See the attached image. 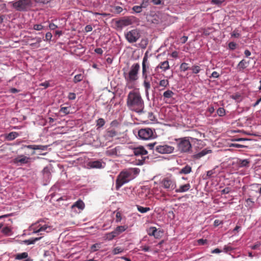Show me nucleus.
I'll return each instance as SVG.
<instances>
[{
    "mask_svg": "<svg viewBox=\"0 0 261 261\" xmlns=\"http://www.w3.org/2000/svg\"><path fill=\"white\" fill-rule=\"evenodd\" d=\"M126 104L130 110L138 113H142L144 108V100L140 92L137 91L133 90L129 92Z\"/></svg>",
    "mask_w": 261,
    "mask_h": 261,
    "instance_id": "1",
    "label": "nucleus"
},
{
    "mask_svg": "<svg viewBox=\"0 0 261 261\" xmlns=\"http://www.w3.org/2000/svg\"><path fill=\"white\" fill-rule=\"evenodd\" d=\"M139 63H135L132 65L127 74L124 75L126 82V87L130 89L134 87V83L138 79V72L140 70Z\"/></svg>",
    "mask_w": 261,
    "mask_h": 261,
    "instance_id": "2",
    "label": "nucleus"
},
{
    "mask_svg": "<svg viewBox=\"0 0 261 261\" xmlns=\"http://www.w3.org/2000/svg\"><path fill=\"white\" fill-rule=\"evenodd\" d=\"M137 169H129L120 172L116 180V189L118 190L123 185L128 182L133 178L132 174Z\"/></svg>",
    "mask_w": 261,
    "mask_h": 261,
    "instance_id": "3",
    "label": "nucleus"
},
{
    "mask_svg": "<svg viewBox=\"0 0 261 261\" xmlns=\"http://www.w3.org/2000/svg\"><path fill=\"white\" fill-rule=\"evenodd\" d=\"M42 221H38L37 222L32 224L30 228L31 231L34 233H40L41 235L44 234L43 232H49L51 230V227L47 224L42 225L40 223Z\"/></svg>",
    "mask_w": 261,
    "mask_h": 261,
    "instance_id": "4",
    "label": "nucleus"
},
{
    "mask_svg": "<svg viewBox=\"0 0 261 261\" xmlns=\"http://www.w3.org/2000/svg\"><path fill=\"white\" fill-rule=\"evenodd\" d=\"M161 186L167 191H172L175 189L176 184L172 176L164 177L161 181Z\"/></svg>",
    "mask_w": 261,
    "mask_h": 261,
    "instance_id": "5",
    "label": "nucleus"
},
{
    "mask_svg": "<svg viewBox=\"0 0 261 261\" xmlns=\"http://www.w3.org/2000/svg\"><path fill=\"white\" fill-rule=\"evenodd\" d=\"M177 149L180 152H189L192 149V145L188 138L178 139Z\"/></svg>",
    "mask_w": 261,
    "mask_h": 261,
    "instance_id": "6",
    "label": "nucleus"
},
{
    "mask_svg": "<svg viewBox=\"0 0 261 261\" xmlns=\"http://www.w3.org/2000/svg\"><path fill=\"white\" fill-rule=\"evenodd\" d=\"M125 37L129 43L136 42L141 37L140 31L138 29L130 30L125 34Z\"/></svg>",
    "mask_w": 261,
    "mask_h": 261,
    "instance_id": "7",
    "label": "nucleus"
},
{
    "mask_svg": "<svg viewBox=\"0 0 261 261\" xmlns=\"http://www.w3.org/2000/svg\"><path fill=\"white\" fill-rule=\"evenodd\" d=\"M154 130L149 128H142L138 131V136L142 140H150L154 138Z\"/></svg>",
    "mask_w": 261,
    "mask_h": 261,
    "instance_id": "8",
    "label": "nucleus"
},
{
    "mask_svg": "<svg viewBox=\"0 0 261 261\" xmlns=\"http://www.w3.org/2000/svg\"><path fill=\"white\" fill-rule=\"evenodd\" d=\"M31 6L30 0H18L13 4V7L17 11L27 10Z\"/></svg>",
    "mask_w": 261,
    "mask_h": 261,
    "instance_id": "9",
    "label": "nucleus"
},
{
    "mask_svg": "<svg viewBox=\"0 0 261 261\" xmlns=\"http://www.w3.org/2000/svg\"><path fill=\"white\" fill-rule=\"evenodd\" d=\"M174 147L173 146L162 143L155 146V151L161 154H169L173 152Z\"/></svg>",
    "mask_w": 261,
    "mask_h": 261,
    "instance_id": "10",
    "label": "nucleus"
},
{
    "mask_svg": "<svg viewBox=\"0 0 261 261\" xmlns=\"http://www.w3.org/2000/svg\"><path fill=\"white\" fill-rule=\"evenodd\" d=\"M150 65L148 62V57L146 54L144 56L142 61V77L143 79H146L149 73Z\"/></svg>",
    "mask_w": 261,
    "mask_h": 261,
    "instance_id": "11",
    "label": "nucleus"
},
{
    "mask_svg": "<svg viewBox=\"0 0 261 261\" xmlns=\"http://www.w3.org/2000/svg\"><path fill=\"white\" fill-rule=\"evenodd\" d=\"M133 23L132 17H124L116 21L117 26L119 28H123Z\"/></svg>",
    "mask_w": 261,
    "mask_h": 261,
    "instance_id": "12",
    "label": "nucleus"
},
{
    "mask_svg": "<svg viewBox=\"0 0 261 261\" xmlns=\"http://www.w3.org/2000/svg\"><path fill=\"white\" fill-rule=\"evenodd\" d=\"M133 152L135 156H141L142 158H143V155H146L147 154V151L142 146L133 148Z\"/></svg>",
    "mask_w": 261,
    "mask_h": 261,
    "instance_id": "13",
    "label": "nucleus"
},
{
    "mask_svg": "<svg viewBox=\"0 0 261 261\" xmlns=\"http://www.w3.org/2000/svg\"><path fill=\"white\" fill-rule=\"evenodd\" d=\"M30 158L23 155H20L13 159V163L16 164H26L29 163Z\"/></svg>",
    "mask_w": 261,
    "mask_h": 261,
    "instance_id": "14",
    "label": "nucleus"
},
{
    "mask_svg": "<svg viewBox=\"0 0 261 261\" xmlns=\"http://www.w3.org/2000/svg\"><path fill=\"white\" fill-rule=\"evenodd\" d=\"M250 161L248 159H238L237 164L239 168H248L250 166Z\"/></svg>",
    "mask_w": 261,
    "mask_h": 261,
    "instance_id": "15",
    "label": "nucleus"
},
{
    "mask_svg": "<svg viewBox=\"0 0 261 261\" xmlns=\"http://www.w3.org/2000/svg\"><path fill=\"white\" fill-rule=\"evenodd\" d=\"M212 152V151L211 149L205 148L200 152L194 154L193 155V158L195 159H199L202 156L206 155L207 154L211 153Z\"/></svg>",
    "mask_w": 261,
    "mask_h": 261,
    "instance_id": "16",
    "label": "nucleus"
},
{
    "mask_svg": "<svg viewBox=\"0 0 261 261\" xmlns=\"http://www.w3.org/2000/svg\"><path fill=\"white\" fill-rule=\"evenodd\" d=\"M159 68L162 70L163 71H166L167 70L170 68L169 62L167 60L164 62H161L155 68V70H157Z\"/></svg>",
    "mask_w": 261,
    "mask_h": 261,
    "instance_id": "17",
    "label": "nucleus"
},
{
    "mask_svg": "<svg viewBox=\"0 0 261 261\" xmlns=\"http://www.w3.org/2000/svg\"><path fill=\"white\" fill-rule=\"evenodd\" d=\"M24 148H27L28 149H32L34 150H44L47 148V146L43 145H24Z\"/></svg>",
    "mask_w": 261,
    "mask_h": 261,
    "instance_id": "18",
    "label": "nucleus"
},
{
    "mask_svg": "<svg viewBox=\"0 0 261 261\" xmlns=\"http://www.w3.org/2000/svg\"><path fill=\"white\" fill-rule=\"evenodd\" d=\"M191 188L190 184H186L184 185H181L178 189H175L176 193H183L188 191Z\"/></svg>",
    "mask_w": 261,
    "mask_h": 261,
    "instance_id": "19",
    "label": "nucleus"
},
{
    "mask_svg": "<svg viewBox=\"0 0 261 261\" xmlns=\"http://www.w3.org/2000/svg\"><path fill=\"white\" fill-rule=\"evenodd\" d=\"M118 135V133L114 129H108L106 133L105 137L106 139L109 140L113 138Z\"/></svg>",
    "mask_w": 261,
    "mask_h": 261,
    "instance_id": "20",
    "label": "nucleus"
},
{
    "mask_svg": "<svg viewBox=\"0 0 261 261\" xmlns=\"http://www.w3.org/2000/svg\"><path fill=\"white\" fill-rule=\"evenodd\" d=\"M249 65V62H247L245 60H241L237 66V68L240 71H242Z\"/></svg>",
    "mask_w": 261,
    "mask_h": 261,
    "instance_id": "21",
    "label": "nucleus"
},
{
    "mask_svg": "<svg viewBox=\"0 0 261 261\" xmlns=\"http://www.w3.org/2000/svg\"><path fill=\"white\" fill-rule=\"evenodd\" d=\"M127 228L126 226H118L114 230L116 236H119L120 234L124 232Z\"/></svg>",
    "mask_w": 261,
    "mask_h": 261,
    "instance_id": "22",
    "label": "nucleus"
},
{
    "mask_svg": "<svg viewBox=\"0 0 261 261\" xmlns=\"http://www.w3.org/2000/svg\"><path fill=\"white\" fill-rule=\"evenodd\" d=\"M192 171V167L188 165H187L186 166L183 167L180 171H179V174H188L191 172Z\"/></svg>",
    "mask_w": 261,
    "mask_h": 261,
    "instance_id": "23",
    "label": "nucleus"
},
{
    "mask_svg": "<svg viewBox=\"0 0 261 261\" xmlns=\"http://www.w3.org/2000/svg\"><path fill=\"white\" fill-rule=\"evenodd\" d=\"M85 207V204L81 200H78L71 206L73 209L74 207H77L80 210H83Z\"/></svg>",
    "mask_w": 261,
    "mask_h": 261,
    "instance_id": "24",
    "label": "nucleus"
},
{
    "mask_svg": "<svg viewBox=\"0 0 261 261\" xmlns=\"http://www.w3.org/2000/svg\"><path fill=\"white\" fill-rule=\"evenodd\" d=\"M19 136L18 133L15 132H12L9 133L6 137V138L8 141H12L15 139Z\"/></svg>",
    "mask_w": 261,
    "mask_h": 261,
    "instance_id": "25",
    "label": "nucleus"
},
{
    "mask_svg": "<svg viewBox=\"0 0 261 261\" xmlns=\"http://www.w3.org/2000/svg\"><path fill=\"white\" fill-rule=\"evenodd\" d=\"M143 86L145 90V93L146 95L148 94V91L150 89V82L148 80V76L146 79H144Z\"/></svg>",
    "mask_w": 261,
    "mask_h": 261,
    "instance_id": "26",
    "label": "nucleus"
},
{
    "mask_svg": "<svg viewBox=\"0 0 261 261\" xmlns=\"http://www.w3.org/2000/svg\"><path fill=\"white\" fill-rule=\"evenodd\" d=\"M90 166L92 168H102V164L99 161H95L89 163Z\"/></svg>",
    "mask_w": 261,
    "mask_h": 261,
    "instance_id": "27",
    "label": "nucleus"
},
{
    "mask_svg": "<svg viewBox=\"0 0 261 261\" xmlns=\"http://www.w3.org/2000/svg\"><path fill=\"white\" fill-rule=\"evenodd\" d=\"M42 173L43 175V177L46 179H49L51 176V173L50 171V169L48 167H45L42 170Z\"/></svg>",
    "mask_w": 261,
    "mask_h": 261,
    "instance_id": "28",
    "label": "nucleus"
},
{
    "mask_svg": "<svg viewBox=\"0 0 261 261\" xmlns=\"http://www.w3.org/2000/svg\"><path fill=\"white\" fill-rule=\"evenodd\" d=\"M28 257V253L27 252H22L21 253H17L15 255V258L17 260H22V259L27 258Z\"/></svg>",
    "mask_w": 261,
    "mask_h": 261,
    "instance_id": "29",
    "label": "nucleus"
},
{
    "mask_svg": "<svg viewBox=\"0 0 261 261\" xmlns=\"http://www.w3.org/2000/svg\"><path fill=\"white\" fill-rule=\"evenodd\" d=\"M42 238V237H37L34 239H31L29 240H27L24 241V242L27 245L33 244L37 241H39Z\"/></svg>",
    "mask_w": 261,
    "mask_h": 261,
    "instance_id": "30",
    "label": "nucleus"
},
{
    "mask_svg": "<svg viewBox=\"0 0 261 261\" xmlns=\"http://www.w3.org/2000/svg\"><path fill=\"white\" fill-rule=\"evenodd\" d=\"M114 233V231H113L111 232L106 233L105 236V240H108L110 241L113 240L114 238L116 237L115 234Z\"/></svg>",
    "mask_w": 261,
    "mask_h": 261,
    "instance_id": "31",
    "label": "nucleus"
},
{
    "mask_svg": "<svg viewBox=\"0 0 261 261\" xmlns=\"http://www.w3.org/2000/svg\"><path fill=\"white\" fill-rule=\"evenodd\" d=\"M138 211L141 213H145L150 210L148 207H143L140 205H137Z\"/></svg>",
    "mask_w": 261,
    "mask_h": 261,
    "instance_id": "32",
    "label": "nucleus"
},
{
    "mask_svg": "<svg viewBox=\"0 0 261 261\" xmlns=\"http://www.w3.org/2000/svg\"><path fill=\"white\" fill-rule=\"evenodd\" d=\"M147 232L150 236H155V233L156 232V228L155 227H150L147 230Z\"/></svg>",
    "mask_w": 261,
    "mask_h": 261,
    "instance_id": "33",
    "label": "nucleus"
},
{
    "mask_svg": "<svg viewBox=\"0 0 261 261\" xmlns=\"http://www.w3.org/2000/svg\"><path fill=\"white\" fill-rule=\"evenodd\" d=\"M174 95V93L171 90H170L166 91L163 93V96L164 98H171Z\"/></svg>",
    "mask_w": 261,
    "mask_h": 261,
    "instance_id": "34",
    "label": "nucleus"
},
{
    "mask_svg": "<svg viewBox=\"0 0 261 261\" xmlns=\"http://www.w3.org/2000/svg\"><path fill=\"white\" fill-rule=\"evenodd\" d=\"M84 79V75L82 74H79L75 75L73 78V82L74 83H77L82 81Z\"/></svg>",
    "mask_w": 261,
    "mask_h": 261,
    "instance_id": "35",
    "label": "nucleus"
},
{
    "mask_svg": "<svg viewBox=\"0 0 261 261\" xmlns=\"http://www.w3.org/2000/svg\"><path fill=\"white\" fill-rule=\"evenodd\" d=\"M179 68L181 71H185L188 69H190L191 68L188 66V64L187 63H182L180 65Z\"/></svg>",
    "mask_w": 261,
    "mask_h": 261,
    "instance_id": "36",
    "label": "nucleus"
},
{
    "mask_svg": "<svg viewBox=\"0 0 261 261\" xmlns=\"http://www.w3.org/2000/svg\"><path fill=\"white\" fill-rule=\"evenodd\" d=\"M190 69L192 70V72L193 73H195V74L198 73L200 72V71L201 70L200 67L198 65L193 66L190 68Z\"/></svg>",
    "mask_w": 261,
    "mask_h": 261,
    "instance_id": "37",
    "label": "nucleus"
},
{
    "mask_svg": "<svg viewBox=\"0 0 261 261\" xmlns=\"http://www.w3.org/2000/svg\"><path fill=\"white\" fill-rule=\"evenodd\" d=\"M105 120L103 118H99L96 121V126L98 127H102L105 125Z\"/></svg>",
    "mask_w": 261,
    "mask_h": 261,
    "instance_id": "38",
    "label": "nucleus"
},
{
    "mask_svg": "<svg viewBox=\"0 0 261 261\" xmlns=\"http://www.w3.org/2000/svg\"><path fill=\"white\" fill-rule=\"evenodd\" d=\"M143 8L141 5L140 6H134L132 10L136 13H139L142 12Z\"/></svg>",
    "mask_w": 261,
    "mask_h": 261,
    "instance_id": "39",
    "label": "nucleus"
},
{
    "mask_svg": "<svg viewBox=\"0 0 261 261\" xmlns=\"http://www.w3.org/2000/svg\"><path fill=\"white\" fill-rule=\"evenodd\" d=\"M217 113L220 117L224 116L225 115V110L223 108H219L217 111Z\"/></svg>",
    "mask_w": 261,
    "mask_h": 261,
    "instance_id": "40",
    "label": "nucleus"
},
{
    "mask_svg": "<svg viewBox=\"0 0 261 261\" xmlns=\"http://www.w3.org/2000/svg\"><path fill=\"white\" fill-rule=\"evenodd\" d=\"M114 11H113L115 14H120L123 11V9L122 7L120 6H114Z\"/></svg>",
    "mask_w": 261,
    "mask_h": 261,
    "instance_id": "41",
    "label": "nucleus"
},
{
    "mask_svg": "<svg viewBox=\"0 0 261 261\" xmlns=\"http://www.w3.org/2000/svg\"><path fill=\"white\" fill-rule=\"evenodd\" d=\"M159 85L162 87H166L169 86V81L167 80H162L160 81Z\"/></svg>",
    "mask_w": 261,
    "mask_h": 261,
    "instance_id": "42",
    "label": "nucleus"
},
{
    "mask_svg": "<svg viewBox=\"0 0 261 261\" xmlns=\"http://www.w3.org/2000/svg\"><path fill=\"white\" fill-rule=\"evenodd\" d=\"M60 112L63 113L64 115H67L70 113L68 107H62L60 110Z\"/></svg>",
    "mask_w": 261,
    "mask_h": 261,
    "instance_id": "43",
    "label": "nucleus"
},
{
    "mask_svg": "<svg viewBox=\"0 0 261 261\" xmlns=\"http://www.w3.org/2000/svg\"><path fill=\"white\" fill-rule=\"evenodd\" d=\"M44 29V26L41 24H35L33 25V29L36 31H41Z\"/></svg>",
    "mask_w": 261,
    "mask_h": 261,
    "instance_id": "44",
    "label": "nucleus"
},
{
    "mask_svg": "<svg viewBox=\"0 0 261 261\" xmlns=\"http://www.w3.org/2000/svg\"><path fill=\"white\" fill-rule=\"evenodd\" d=\"M100 244H97V243L92 245L91 247V251L95 252V251L98 250V249L100 248Z\"/></svg>",
    "mask_w": 261,
    "mask_h": 261,
    "instance_id": "45",
    "label": "nucleus"
},
{
    "mask_svg": "<svg viewBox=\"0 0 261 261\" xmlns=\"http://www.w3.org/2000/svg\"><path fill=\"white\" fill-rule=\"evenodd\" d=\"M150 2H151V0H142L141 5L143 8H145L148 6Z\"/></svg>",
    "mask_w": 261,
    "mask_h": 261,
    "instance_id": "46",
    "label": "nucleus"
},
{
    "mask_svg": "<svg viewBox=\"0 0 261 261\" xmlns=\"http://www.w3.org/2000/svg\"><path fill=\"white\" fill-rule=\"evenodd\" d=\"M116 222H119L122 220L121 213L120 212H117L116 214Z\"/></svg>",
    "mask_w": 261,
    "mask_h": 261,
    "instance_id": "47",
    "label": "nucleus"
},
{
    "mask_svg": "<svg viewBox=\"0 0 261 261\" xmlns=\"http://www.w3.org/2000/svg\"><path fill=\"white\" fill-rule=\"evenodd\" d=\"M163 232L161 230H158L157 229H156V232H155V236H153V237L155 238V239H159L162 236V234H163Z\"/></svg>",
    "mask_w": 261,
    "mask_h": 261,
    "instance_id": "48",
    "label": "nucleus"
},
{
    "mask_svg": "<svg viewBox=\"0 0 261 261\" xmlns=\"http://www.w3.org/2000/svg\"><path fill=\"white\" fill-rule=\"evenodd\" d=\"M117 147L108 150V153L110 155H116L117 154Z\"/></svg>",
    "mask_w": 261,
    "mask_h": 261,
    "instance_id": "49",
    "label": "nucleus"
},
{
    "mask_svg": "<svg viewBox=\"0 0 261 261\" xmlns=\"http://www.w3.org/2000/svg\"><path fill=\"white\" fill-rule=\"evenodd\" d=\"M237 46V44L234 42H230L228 44V47L230 49L234 50L236 49Z\"/></svg>",
    "mask_w": 261,
    "mask_h": 261,
    "instance_id": "50",
    "label": "nucleus"
},
{
    "mask_svg": "<svg viewBox=\"0 0 261 261\" xmlns=\"http://www.w3.org/2000/svg\"><path fill=\"white\" fill-rule=\"evenodd\" d=\"M123 250L120 247L115 248L113 251V253L114 254H117L119 253L122 252Z\"/></svg>",
    "mask_w": 261,
    "mask_h": 261,
    "instance_id": "51",
    "label": "nucleus"
},
{
    "mask_svg": "<svg viewBox=\"0 0 261 261\" xmlns=\"http://www.w3.org/2000/svg\"><path fill=\"white\" fill-rule=\"evenodd\" d=\"M76 98V94L74 93L70 92L68 95V98L69 100H74Z\"/></svg>",
    "mask_w": 261,
    "mask_h": 261,
    "instance_id": "52",
    "label": "nucleus"
},
{
    "mask_svg": "<svg viewBox=\"0 0 261 261\" xmlns=\"http://www.w3.org/2000/svg\"><path fill=\"white\" fill-rule=\"evenodd\" d=\"M230 192V188L229 187H226V188H224V189H223L221 191V193L222 194H226L229 193Z\"/></svg>",
    "mask_w": 261,
    "mask_h": 261,
    "instance_id": "53",
    "label": "nucleus"
},
{
    "mask_svg": "<svg viewBox=\"0 0 261 261\" xmlns=\"http://www.w3.org/2000/svg\"><path fill=\"white\" fill-rule=\"evenodd\" d=\"M11 231V229L8 227H5L3 228L2 232L6 234H8Z\"/></svg>",
    "mask_w": 261,
    "mask_h": 261,
    "instance_id": "54",
    "label": "nucleus"
},
{
    "mask_svg": "<svg viewBox=\"0 0 261 261\" xmlns=\"http://www.w3.org/2000/svg\"><path fill=\"white\" fill-rule=\"evenodd\" d=\"M220 74L218 72H217V71H213L211 74V75L210 76V77L218 78Z\"/></svg>",
    "mask_w": 261,
    "mask_h": 261,
    "instance_id": "55",
    "label": "nucleus"
},
{
    "mask_svg": "<svg viewBox=\"0 0 261 261\" xmlns=\"http://www.w3.org/2000/svg\"><path fill=\"white\" fill-rule=\"evenodd\" d=\"M240 36V33H239L236 30L233 31V32L231 33V37L239 38Z\"/></svg>",
    "mask_w": 261,
    "mask_h": 261,
    "instance_id": "56",
    "label": "nucleus"
},
{
    "mask_svg": "<svg viewBox=\"0 0 261 261\" xmlns=\"http://www.w3.org/2000/svg\"><path fill=\"white\" fill-rule=\"evenodd\" d=\"M52 34L50 32H47L46 34H45V40H47V41H49V40H50L51 38H52Z\"/></svg>",
    "mask_w": 261,
    "mask_h": 261,
    "instance_id": "57",
    "label": "nucleus"
},
{
    "mask_svg": "<svg viewBox=\"0 0 261 261\" xmlns=\"http://www.w3.org/2000/svg\"><path fill=\"white\" fill-rule=\"evenodd\" d=\"M93 28L91 25H87L85 28V31L86 32H89L92 31Z\"/></svg>",
    "mask_w": 261,
    "mask_h": 261,
    "instance_id": "58",
    "label": "nucleus"
},
{
    "mask_svg": "<svg viewBox=\"0 0 261 261\" xmlns=\"http://www.w3.org/2000/svg\"><path fill=\"white\" fill-rule=\"evenodd\" d=\"M197 242H198V243L199 245H203L206 243L207 240L201 239H199L197 241Z\"/></svg>",
    "mask_w": 261,
    "mask_h": 261,
    "instance_id": "59",
    "label": "nucleus"
},
{
    "mask_svg": "<svg viewBox=\"0 0 261 261\" xmlns=\"http://www.w3.org/2000/svg\"><path fill=\"white\" fill-rule=\"evenodd\" d=\"M207 111L211 115L214 112L215 108L213 106H210L207 108Z\"/></svg>",
    "mask_w": 261,
    "mask_h": 261,
    "instance_id": "60",
    "label": "nucleus"
},
{
    "mask_svg": "<svg viewBox=\"0 0 261 261\" xmlns=\"http://www.w3.org/2000/svg\"><path fill=\"white\" fill-rule=\"evenodd\" d=\"M211 3L215 5H220L222 3V1L220 0H212Z\"/></svg>",
    "mask_w": 261,
    "mask_h": 261,
    "instance_id": "61",
    "label": "nucleus"
},
{
    "mask_svg": "<svg viewBox=\"0 0 261 261\" xmlns=\"http://www.w3.org/2000/svg\"><path fill=\"white\" fill-rule=\"evenodd\" d=\"M35 40H36V43L37 44V47H39L40 46V43L42 41V39L40 37H36Z\"/></svg>",
    "mask_w": 261,
    "mask_h": 261,
    "instance_id": "62",
    "label": "nucleus"
},
{
    "mask_svg": "<svg viewBox=\"0 0 261 261\" xmlns=\"http://www.w3.org/2000/svg\"><path fill=\"white\" fill-rule=\"evenodd\" d=\"M95 52L99 55H102L103 53V50L101 48H96L94 50Z\"/></svg>",
    "mask_w": 261,
    "mask_h": 261,
    "instance_id": "63",
    "label": "nucleus"
},
{
    "mask_svg": "<svg viewBox=\"0 0 261 261\" xmlns=\"http://www.w3.org/2000/svg\"><path fill=\"white\" fill-rule=\"evenodd\" d=\"M140 248H141L142 250H143L145 252H147V251H149V250H150V247L149 246H141V247H140Z\"/></svg>",
    "mask_w": 261,
    "mask_h": 261,
    "instance_id": "64",
    "label": "nucleus"
}]
</instances>
